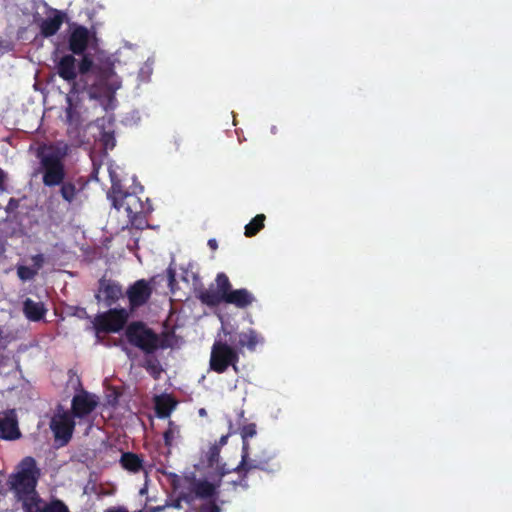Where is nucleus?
Wrapping results in <instances>:
<instances>
[{
	"instance_id": "obj_17",
	"label": "nucleus",
	"mask_w": 512,
	"mask_h": 512,
	"mask_svg": "<svg viewBox=\"0 0 512 512\" xmlns=\"http://www.w3.org/2000/svg\"><path fill=\"white\" fill-rule=\"evenodd\" d=\"M65 19V13L59 10H52L51 15H48L40 23V33L42 36L48 38L55 35L61 28Z\"/></svg>"
},
{
	"instance_id": "obj_16",
	"label": "nucleus",
	"mask_w": 512,
	"mask_h": 512,
	"mask_svg": "<svg viewBox=\"0 0 512 512\" xmlns=\"http://www.w3.org/2000/svg\"><path fill=\"white\" fill-rule=\"evenodd\" d=\"M56 70L59 77L71 84V87L77 82L78 73L74 54H67L61 57L56 64Z\"/></svg>"
},
{
	"instance_id": "obj_6",
	"label": "nucleus",
	"mask_w": 512,
	"mask_h": 512,
	"mask_svg": "<svg viewBox=\"0 0 512 512\" xmlns=\"http://www.w3.org/2000/svg\"><path fill=\"white\" fill-rule=\"evenodd\" d=\"M261 470L267 473H276L281 469V464L275 453L271 451H262L253 458L249 457V451L242 453L241 461L235 468V471L244 473V477L251 470Z\"/></svg>"
},
{
	"instance_id": "obj_40",
	"label": "nucleus",
	"mask_w": 512,
	"mask_h": 512,
	"mask_svg": "<svg viewBox=\"0 0 512 512\" xmlns=\"http://www.w3.org/2000/svg\"><path fill=\"white\" fill-rule=\"evenodd\" d=\"M229 435H230L229 433L226 434V435H222L220 437L219 441L215 442L214 444H218L220 446V449H221L224 445H226Z\"/></svg>"
},
{
	"instance_id": "obj_19",
	"label": "nucleus",
	"mask_w": 512,
	"mask_h": 512,
	"mask_svg": "<svg viewBox=\"0 0 512 512\" xmlns=\"http://www.w3.org/2000/svg\"><path fill=\"white\" fill-rule=\"evenodd\" d=\"M30 504V509L24 508V512H69L68 507L59 499H54L46 503L39 496Z\"/></svg>"
},
{
	"instance_id": "obj_18",
	"label": "nucleus",
	"mask_w": 512,
	"mask_h": 512,
	"mask_svg": "<svg viewBox=\"0 0 512 512\" xmlns=\"http://www.w3.org/2000/svg\"><path fill=\"white\" fill-rule=\"evenodd\" d=\"M31 261L33 262L32 267L25 265H17L16 267L17 276L23 282L33 280L36 277L39 270L45 264V256L41 253L33 255L31 256Z\"/></svg>"
},
{
	"instance_id": "obj_39",
	"label": "nucleus",
	"mask_w": 512,
	"mask_h": 512,
	"mask_svg": "<svg viewBox=\"0 0 512 512\" xmlns=\"http://www.w3.org/2000/svg\"><path fill=\"white\" fill-rule=\"evenodd\" d=\"M167 507L165 506V503L163 505H159V506H155V507H149L146 509V511H142L141 512H160V511H163L165 510Z\"/></svg>"
},
{
	"instance_id": "obj_42",
	"label": "nucleus",
	"mask_w": 512,
	"mask_h": 512,
	"mask_svg": "<svg viewBox=\"0 0 512 512\" xmlns=\"http://www.w3.org/2000/svg\"><path fill=\"white\" fill-rule=\"evenodd\" d=\"M147 493V486L145 485L143 488L140 489V494L144 495Z\"/></svg>"
},
{
	"instance_id": "obj_22",
	"label": "nucleus",
	"mask_w": 512,
	"mask_h": 512,
	"mask_svg": "<svg viewBox=\"0 0 512 512\" xmlns=\"http://www.w3.org/2000/svg\"><path fill=\"white\" fill-rule=\"evenodd\" d=\"M83 92H86L90 99L100 100L108 96L110 90L107 88L103 79L93 77L91 80L87 81V87Z\"/></svg>"
},
{
	"instance_id": "obj_31",
	"label": "nucleus",
	"mask_w": 512,
	"mask_h": 512,
	"mask_svg": "<svg viewBox=\"0 0 512 512\" xmlns=\"http://www.w3.org/2000/svg\"><path fill=\"white\" fill-rule=\"evenodd\" d=\"M182 502H185L189 506L193 504L192 496L191 494H188L187 491H180L175 499L166 500L165 506L167 508L172 507L175 509H181Z\"/></svg>"
},
{
	"instance_id": "obj_36",
	"label": "nucleus",
	"mask_w": 512,
	"mask_h": 512,
	"mask_svg": "<svg viewBox=\"0 0 512 512\" xmlns=\"http://www.w3.org/2000/svg\"><path fill=\"white\" fill-rule=\"evenodd\" d=\"M102 141L105 145V147H109V148H113L114 147V136L112 133H108V132H105L103 135H102Z\"/></svg>"
},
{
	"instance_id": "obj_29",
	"label": "nucleus",
	"mask_w": 512,
	"mask_h": 512,
	"mask_svg": "<svg viewBox=\"0 0 512 512\" xmlns=\"http://www.w3.org/2000/svg\"><path fill=\"white\" fill-rule=\"evenodd\" d=\"M265 215L264 214H257L246 226H245V236L246 237H253L257 235L260 230L264 228V222H265Z\"/></svg>"
},
{
	"instance_id": "obj_35",
	"label": "nucleus",
	"mask_w": 512,
	"mask_h": 512,
	"mask_svg": "<svg viewBox=\"0 0 512 512\" xmlns=\"http://www.w3.org/2000/svg\"><path fill=\"white\" fill-rule=\"evenodd\" d=\"M186 477H181L177 474H171V486L174 491L181 490V491H187V481Z\"/></svg>"
},
{
	"instance_id": "obj_10",
	"label": "nucleus",
	"mask_w": 512,
	"mask_h": 512,
	"mask_svg": "<svg viewBox=\"0 0 512 512\" xmlns=\"http://www.w3.org/2000/svg\"><path fill=\"white\" fill-rule=\"evenodd\" d=\"M187 493L191 494L192 502L197 498L206 500L213 499L217 495L218 485L209 482L206 479H197L194 475L187 476Z\"/></svg>"
},
{
	"instance_id": "obj_23",
	"label": "nucleus",
	"mask_w": 512,
	"mask_h": 512,
	"mask_svg": "<svg viewBox=\"0 0 512 512\" xmlns=\"http://www.w3.org/2000/svg\"><path fill=\"white\" fill-rule=\"evenodd\" d=\"M176 402L171 396H159L155 399V412L158 418H168L175 409Z\"/></svg>"
},
{
	"instance_id": "obj_37",
	"label": "nucleus",
	"mask_w": 512,
	"mask_h": 512,
	"mask_svg": "<svg viewBox=\"0 0 512 512\" xmlns=\"http://www.w3.org/2000/svg\"><path fill=\"white\" fill-rule=\"evenodd\" d=\"M19 207V200L16 198H10L8 204L6 206V211L8 213L14 212Z\"/></svg>"
},
{
	"instance_id": "obj_8",
	"label": "nucleus",
	"mask_w": 512,
	"mask_h": 512,
	"mask_svg": "<svg viewBox=\"0 0 512 512\" xmlns=\"http://www.w3.org/2000/svg\"><path fill=\"white\" fill-rule=\"evenodd\" d=\"M50 429L53 432L54 439L59 442L60 446L67 445L75 429L74 416L61 405H58L56 412L52 416L50 423Z\"/></svg>"
},
{
	"instance_id": "obj_3",
	"label": "nucleus",
	"mask_w": 512,
	"mask_h": 512,
	"mask_svg": "<svg viewBox=\"0 0 512 512\" xmlns=\"http://www.w3.org/2000/svg\"><path fill=\"white\" fill-rule=\"evenodd\" d=\"M107 197L115 209H123L127 213L131 226L140 230L148 227L147 215L152 211L148 198L142 201L136 193L128 192L120 183H112Z\"/></svg>"
},
{
	"instance_id": "obj_25",
	"label": "nucleus",
	"mask_w": 512,
	"mask_h": 512,
	"mask_svg": "<svg viewBox=\"0 0 512 512\" xmlns=\"http://www.w3.org/2000/svg\"><path fill=\"white\" fill-rule=\"evenodd\" d=\"M260 337L258 333L253 330L249 329L247 332H241L238 335V347L244 348L246 347L250 351L255 350L257 344L260 342Z\"/></svg>"
},
{
	"instance_id": "obj_28",
	"label": "nucleus",
	"mask_w": 512,
	"mask_h": 512,
	"mask_svg": "<svg viewBox=\"0 0 512 512\" xmlns=\"http://www.w3.org/2000/svg\"><path fill=\"white\" fill-rule=\"evenodd\" d=\"M68 106L66 107V122L69 127L74 129H78L82 124L81 113L78 111L77 107L72 103L71 98H67Z\"/></svg>"
},
{
	"instance_id": "obj_9",
	"label": "nucleus",
	"mask_w": 512,
	"mask_h": 512,
	"mask_svg": "<svg viewBox=\"0 0 512 512\" xmlns=\"http://www.w3.org/2000/svg\"><path fill=\"white\" fill-rule=\"evenodd\" d=\"M128 318L129 314L126 309L113 308L97 314L94 318L93 326L97 334L117 333L123 329Z\"/></svg>"
},
{
	"instance_id": "obj_21",
	"label": "nucleus",
	"mask_w": 512,
	"mask_h": 512,
	"mask_svg": "<svg viewBox=\"0 0 512 512\" xmlns=\"http://www.w3.org/2000/svg\"><path fill=\"white\" fill-rule=\"evenodd\" d=\"M22 311H23L24 316L29 321L38 322L45 317V315L47 313V308L45 307L44 303L41 301L36 302V301L32 300L31 298H26L23 301Z\"/></svg>"
},
{
	"instance_id": "obj_14",
	"label": "nucleus",
	"mask_w": 512,
	"mask_h": 512,
	"mask_svg": "<svg viewBox=\"0 0 512 512\" xmlns=\"http://www.w3.org/2000/svg\"><path fill=\"white\" fill-rule=\"evenodd\" d=\"M94 34H91L87 27L77 25L68 38V48L74 55H83Z\"/></svg>"
},
{
	"instance_id": "obj_33",
	"label": "nucleus",
	"mask_w": 512,
	"mask_h": 512,
	"mask_svg": "<svg viewBox=\"0 0 512 512\" xmlns=\"http://www.w3.org/2000/svg\"><path fill=\"white\" fill-rule=\"evenodd\" d=\"M220 507L216 504L214 500L201 503L196 506L194 503L190 505L189 509L185 512H220Z\"/></svg>"
},
{
	"instance_id": "obj_27",
	"label": "nucleus",
	"mask_w": 512,
	"mask_h": 512,
	"mask_svg": "<svg viewBox=\"0 0 512 512\" xmlns=\"http://www.w3.org/2000/svg\"><path fill=\"white\" fill-rule=\"evenodd\" d=\"M220 451L221 449L218 444H212L206 453V462L208 467H215L221 475H225L228 473V470H225L224 466H219Z\"/></svg>"
},
{
	"instance_id": "obj_13",
	"label": "nucleus",
	"mask_w": 512,
	"mask_h": 512,
	"mask_svg": "<svg viewBox=\"0 0 512 512\" xmlns=\"http://www.w3.org/2000/svg\"><path fill=\"white\" fill-rule=\"evenodd\" d=\"M97 404L96 397L83 390L72 398L70 413L74 418L81 419L90 415L95 410Z\"/></svg>"
},
{
	"instance_id": "obj_20",
	"label": "nucleus",
	"mask_w": 512,
	"mask_h": 512,
	"mask_svg": "<svg viewBox=\"0 0 512 512\" xmlns=\"http://www.w3.org/2000/svg\"><path fill=\"white\" fill-rule=\"evenodd\" d=\"M21 436L18 428L17 420L11 411L10 415L6 414L0 418V438L4 440H16Z\"/></svg>"
},
{
	"instance_id": "obj_43",
	"label": "nucleus",
	"mask_w": 512,
	"mask_h": 512,
	"mask_svg": "<svg viewBox=\"0 0 512 512\" xmlns=\"http://www.w3.org/2000/svg\"><path fill=\"white\" fill-rule=\"evenodd\" d=\"M4 52V45L3 42L0 41V55Z\"/></svg>"
},
{
	"instance_id": "obj_5",
	"label": "nucleus",
	"mask_w": 512,
	"mask_h": 512,
	"mask_svg": "<svg viewBox=\"0 0 512 512\" xmlns=\"http://www.w3.org/2000/svg\"><path fill=\"white\" fill-rule=\"evenodd\" d=\"M39 158L38 172L42 174V182L45 187L59 186L66 177V169L62 155L58 152L37 153Z\"/></svg>"
},
{
	"instance_id": "obj_7",
	"label": "nucleus",
	"mask_w": 512,
	"mask_h": 512,
	"mask_svg": "<svg viewBox=\"0 0 512 512\" xmlns=\"http://www.w3.org/2000/svg\"><path fill=\"white\" fill-rule=\"evenodd\" d=\"M239 353L226 342L217 340L213 343L210 355V369L218 374L224 373L229 366L237 371Z\"/></svg>"
},
{
	"instance_id": "obj_46",
	"label": "nucleus",
	"mask_w": 512,
	"mask_h": 512,
	"mask_svg": "<svg viewBox=\"0 0 512 512\" xmlns=\"http://www.w3.org/2000/svg\"><path fill=\"white\" fill-rule=\"evenodd\" d=\"M82 313L86 314V310L83 308L81 309Z\"/></svg>"
},
{
	"instance_id": "obj_26",
	"label": "nucleus",
	"mask_w": 512,
	"mask_h": 512,
	"mask_svg": "<svg viewBox=\"0 0 512 512\" xmlns=\"http://www.w3.org/2000/svg\"><path fill=\"white\" fill-rule=\"evenodd\" d=\"M59 186V193L62 199L69 204H72L76 200L81 191V189L77 188L76 184L71 180H63Z\"/></svg>"
},
{
	"instance_id": "obj_4",
	"label": "nucleus",
	"mask_w": 512,
	"mask_h": 512,
	"mask_svg": "<svg viewBox=\"0 0 512 512\" xmlns=\"http://www.w3.org/2000/svg\"><path fill=\"white\" fill-rule=\"evenodd\" d=\"M125 335L131 345L146 355L154 354L158 349L167 347L159 335L141 321L131 322L126 328Z\"/></svg>"
},
{
	"instance_id": "obj_32",
	"label": "nucleus",
	"mask_w": 512,
	"mask_h": 512,
	"mask_svg": "<svg viewBox=\"0 0 512 512\" xmlns=\"http://www.w3.org/2000/svg\"><path fill=\"white\" fill-rule=\"evenodd\" d=\"M256 433V424L254 423L244 425L241 428L240 434L243 440L242 453L249 451L248 439L254 437Z\"/></svg>"
},
{
	"instance_id": "obj_11",
	"label": "nucleus",
	"mask_w": 512,
	"mask_h": 512,
	"mask_svg": "<svg viewBox=\"0 0 512 512\" xmlns=\"http://www.w3.org/2000/svg\"><path fill=\"white\" fill-rule=\"evenodd\" d=\"M123 296L122 286L112 280L102 277L98 281V291L95 298L98 302L103 301L106 306L111 307Z\"/></svg>"
},
{
	"instance_id": "obj_15",
	"label": "nucleus",
	"mask_w": 512,
	"mask_h": 512,
	"mask_svg": "<svg viewBox=\"0 0 512 512\" xmlns=\"http://www.w3.org/2000/svg\"><path fill=\"white\" fill-rule=\"evenodd\" d=\"M81 56L82 58L77 66L78 80L70 90L71 93L75 94L83 93L84 89L87 87V81L93 78L91 74L94 65L92 57L85 53Z\"/></svg>"
},
{
	"instance_id": "obj_38",
	"label": "nucleus",
	"mask_w": 512,
	"mask_h": 512,
	"mask_svg": "<svg viewBox=\"0 0 512 512\" xmlns=\"http://www.w3.org/2000/svg\"><path fill=\"white\" fill-rule=\"evenodd\" d=\"M5 180H6V173L0 168V191L1 192L6 190Z\"/></svg>"
},
{
	"instance_id": "obj_34",
	"label": "nucleus",
	"mask_w": 512,
	"mask_h": 512,
	"mask_svg": "<svg viewBox=\"0 0 512 512\" xmlns=\"http://www.w3.org/2000/svg\"><path fill=\"white\" fill-rule=\"evenodd\" d=\"M143 367L154 379H158L162 372L161 365L156 358H146Z\"/></svg>"
},
{
	"instance_id": "obj_12",
	"label": "nucleus",
	"mask_w": 512,
	"mask_h": 512,
	"mask_svg": "<svg viewBox=\"0 0 512 512\" xmlns=\"http://www.w3.org/2000/svg\"><path fill=\"white\" fill-rule=\"evenodd\" d=\"M126 295L133 310L148 302L152 295V287L145 279H140L129 286Z\"/></svg>"
},
{
	"instance_id": "obj_41",
	"label": "nucleus",
	"mask_w": 512,
	"mask_h": 512,
	"mask_svg": "<svg viewBox=\"0 0 512 512\" xmlns=\"http://www.w3.org/2000/svg\"><path fill=\"white\" fill-rule=\"evenodd\" d=\"M208 246H209L211 249H213V250L217 249V247H218L217 242H216V240H215V239H210V240L208 241Z\"/></svg>"
},
{
	"instance_id": "obj_2",
	"label": "nucleus",
	"mask_w": 512,
	"mask_h": 512,
	"mask_svg": "<svg viewBox=\"0 0 512 512\" xmlns=\"http://www.w3.org/2000/svg\"><path fill=\"white\" fill-rule=\"evenodd\" d=\"M215 283L216 289H213V285H211L208 289L199 292L197 297L202 304L216 307L221 303H226L239 309H246L256 300L255 296L246 288L232 289L228 276L223 272L216 275Z\"/></svg>"
},
{
	"instance_id": "obj_30",
	"label": "nucleus",
	"mask_w": 512,
	"mask_h": 512,
	"mask_svg": "<svg viewBox=\"0 0 512 512\" xmlns=\"http://www.w3.org/2000/svg\"><path fill=\"white\" fill-rule=\"evenodd\" d=\"M180 437L179 426L174 421L169 420L168 427L163 433L164 444L170 451L174 441Z\"/></svg>"
},
{
	"instance_id": "obj_24",
	"label": "nucleus",
	"mask_w": 512,
	"mask_h": 512,
	"mask_svg": "<svg viewBox=\"0 0 512 512\" xmlns=\"http://www.w3.org/2000/svg\"><path fill=\"white\" fill-rule=\"evenodd\" d=\"M120 463L122 467L132 473H138L143 470V459L132 452H125L121 455Z\"/></svg>"
},
{
	"instance_id": "obj_1",
	"label": "nucleus",
	"mask_w": 512,
	"mask_h": 512,
	"mask_svg": "<svg viewBox=\"0 0 512 512\" xmlns=\"http://www.w3.org/2000/svg\"><path fill=\"white\" fill-rule=\"evenodd\" d=\"M40 476L41 470L31 456L24 457L9 475L7 485L23 509H30V503L39 497L36 487Z\"/></svg>"
},
{
	"instance_id": "obj_45",
	"label": "nucleus",
	"mask_w": 512,
	"mask_h": 512,
	"mask_svg": "<svg viewBox=\"0 0 512 512\" xmlns=\"http://www.w3.org/2000/svg\"><path fill=\"white\" fill-rule=\"evenodd\" d=\"M3 338V330L0 328V340Z\"/></svg>"
},
{
	"instance_id": "obj_44",
	"label": "nucleus",
	"mask_w": 512,
	"mask_h": 512,
	"mask_svg": "<svg viewBox=\"0 0 512 512\" xmlns=\"http://www.w3.org/2000/svg\"><path fill=\"white\" fill-rule=\"evenodd\" d=\"M173 280H174V273L170 272V281H173Z\"/></svg>"
}]
</instances>
